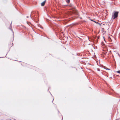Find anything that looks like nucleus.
<instances>
[{
	"label": "nucleus",
	"instance_id": "39448f33",
	"mask_svg": "<svg viewBox=\"0 0 120 120\" xmlns=\"http://www.w3.org/2000/svg\"><path fill=\"white\" fill-rule=\"evenodd\" d=\"M90 20H91V21H93L94 22H95V23H96L97 24H98L100 26H101V24L100 23H99L98 22H96L95 21L93 20V19H90Z\"/></svg>",
	"mask_w": 120,
	"mask_h": 120
},
{
	"label": "nucleus",
	"instance_id": "2eb2a0df",
	"mask_svg": "<svg viewBox=\"0 0 120 120\" xmlns=\"http://www.w3.org/2000/svg\"><path fill=\"white\" fill-rule=\"evenodd\" d=\"M106 70H110V69L109 68H107V69H106Z\"/></svg>",
	"mask_w": 120,
	"mask_h": 120
},
{
	"label": "nucleus",
	"instance_id": "393cba45",
	"mask_svg": "<svg viewBox=\"0 0 120 120\" xmlns=\"http://www.w3.org/2000/svg\"><path fill=\"white\" fill-rule=\"evenodd\" d=\"M80 18L81 19H82V18H81V17H80Z\"/></svg>",
	"mask_w": 120,
	"mask_h": 120
},
{
	"label": "nucleus",
	"instance_id": "9d476101",
	"mask_svg": "<svg viewBox=\"0 0 120 120\" xmlns=\"http://www.w3.org/2000/svg\"><path fill=\"white\" fill-rule=\"evenodd\" d=\"M97 36H94L93 37V39L94 40H95L96 38H97Z\"/></svg>",
	"mask_w": 120,
	"mask_h": 120
},
{
	"label": "nucleus",
	"instance_id": "f3484780",
	"mask_svg": "<svg viewBox=\"0 0 120 120\" xmlns=\"http://www.w3.org/2000/svg\"><path fill=\"white\" fill-rule=\"evenodd\" d=\"M7 54L4 57H0V58H3V57H5V56H6L7 55Z\"/></svg>",
	"mask_w": 120,
	"mask_h": 120
},
{
	"label": "nucleus",
	"instance_id": "9b49d317",
	"mask_svg": "<svg viewBox=\"0 0 120 120\" xmlns=\"http://www.w3.org/2000/svg\"><path fill=\"white\" fill-rule=\"evenodd\" d=\"M9 29H10V30H11L12 31V32H13V33L14 34V32H13V31L11 29V28H9ZM14 34H13V38H14Z\"/></svg>",
	"mask_w": 120,
	"mask_h": 120
},
{
	"label": "nucleus",
	"instance_id": "a211bd4d",
	"mask_svg": "<svg viewBox=\"0 0 120 120\" xmlns=\"http://www.w3.org/2000/svg\"><path fill=\"white\" fill-rule=\"evenodd\" d=\"M99 36H98L97 37V38H98V39H99Z\"/></svg>",
	"mask_w": 120,
	"mask_h": 120
},
{
	"label": "nucleus",
	"instance_id": "4be33fe9",
	"mask_svg": "<svg viewBox=\"0 0 120 120\" xmlns=\"http://www.w3.org/2000/svg\"><path fill=\"white\" fill-rule=\"evenodd\" d=\"M58 112H59H59H59V110H58Z\"/></svg>",
	"mask_w": 120,
	"mask_h": 120
},
{
	"label": "nucleus",
	"instance_id": "20e7f679",
	"mask_svg": "<svg viewBox=\"0 0 120 120\" xmlns=\"http://www.w3.org/2000/svg\"><path fill=\"white\" fill-rule=\"evenodd\" d=\"M113 90L112 89H109V90H107L106 92L109 95H112V93L111 92V91H113Z\"/></svg>",
	"mask_w": 120,
	"mask_h": 120
},
{
	"label": "nucleus",
	"instance_id": "f257e3e1",
	"mask_svg": "<svg viewBox=\"0 0 120 120\" xmlns=\"http://www.w3.org/2000/svg\"><path fill=\"white\" fill-rule=\"evenodd\" d=\"M119 13V11H113L112 14V18L113 20L118 18Z\"/></svg>",
	"mask_w": 120,
	"mask_h": 120
},
{
	"label": "nucleus",
	"instance_id": "aec40b11",
	"mask_svg": "<svg viewBox=\"0 0 120 120\" xmlns=\"http://www.w3.org/2000/svg\"><path fill=\"white\" fill-rule=\"evenodd\" d=\"M26 18H29V16H27L26 17Z\"/></svg>",
	"mask_w": 120,
	"mask_h": 120
},
{
	"label": "nucleus",
	"instance_id": "6ab92c4d",
	"mask_svg": "<svg viewBox=\"0 0 120 120\" xmlns=\"http://www.w3.org/2000/svg\"><path fill=\"white\" fill-rule=\"evenodd\" d=\"M49 89H50V87H49V88H48V90H49Z\"/></svg>",
	"mask_w": 120,
	"mask_h": 120
},
{
	"label": "nucleus",
	"instance_id": "7ed1b4c3",
	"mask_svg": "<svg viewBox=\"0 0 120 120\" xmlns=\"http://www.w3.org/2000/svg\"><path fill=\"white\" fill-rule=\"evenodd\" d=\"M49 25L54 30H55V31H57L58 30H59V29L56 27H54L53 25L51 23H49Z\"/></svg>",
	"mask_w": 120,
	"mask_h": 120
},
{
	"label": "nucleus",
	"instance_id": "423d86ee",
	"mask_svg": "<svg viewBox=\"0 0 120 120\" xmlns=\"http://www.w3.org/2000/svg\"><path fill=\"white\" fill-rule=\"evenodd\" d=\"M69 7H72L73 9H75V7L74 6L73 4H70L69 5Z\"/></svg>",
	"mask_w": 120,
	"mask_h": 120
},
{
	"label": "nucleus",
	"instance_id": "ddd939ff",
	"mask_svg": "<svg viewBox=\"0 0 120 120\" xmlns=\"http://www.w3.org/2000/svg\"><path fill=\"white\" fill-rule=\"evenodd\" d=\"M103 68L104 69H107V67H106L105 66H104L103 67Z\"/></svg>",
	"mask_w": 120,
	"mask_h": 120
},
{
	"label": "nucleus",
	"instance_id": "b1692460",
	"mask_svg": "<svg viewBox=\"0 0 120 120\" xmlns=\"http://www.w3.org/2000/svg\"><path fill=\"white\" fill-rule=\"evenodd\" d=\"M42 29H43V28L42 27H41Z\"/></svg>",
	"mask_w": 120,
	"mask_h": 120
},
{
	"label": "nucleus",
	"instance_id": "c85d7f7f",
	"mask_svg": "<svg viewBox=\"0 0 120 120\" xmlns=\"http://www.w3.org/2000/svg\"><path fill=\"white\" fill-rule=\"evenodd\" d=\"M81 69H82V68H81Z\"/></svg>",
	"mask_w": 120,
	"mask_h": 120
},
{
	"label": "nucleus",
	"instance_id": "cd10ccee",
	"mask_svg": "<svg viewBox=\"0 0 120 120\" xmlns=\"http://www.w3.org/2000/svg\"><path fill=\"white\" fill-rule=\"evenodd\" d=\"M102 29H103V30L104 29V28H102Z\"/></svg>",
	"mask_w": 120,
	"mask_h": 120
},
{
	"label": "nucleus",
	"instance_id": "bb28decb",
	"mask_svg": "<svg viewBox=\"0 0 120 120\" xmlns=\"http://www.w3.org/2000/svg\"><path fill=\"white\" fill-rule=\"evenodd\" d=\"M49 92L51 94V95H52L51 94V93L49 91Z\"/></svg>",
	"mask_w": 120,
	"mask_h": 120
},
{
	"label": "nucleus",
	"instance_id": "4468645a",
	"mask_svg": "<svg viewBox=\"0 0 120 120\" xmlns=\"http://www.w3.org/2000/svg\"><path fill=\"white\" fill-rule=\"evenodd\" d=\"M102 45H103L104 46L105 45V44L103 42L102 43Z\"/></svg>",
	"mask_w": 120,
	"mask_h": 120
},
{
	"label": "nucleus",
	"instance_id": "7c9ffc66",
	"mask_svg": "<svg viewBox=\"0 0 120 120\" xmlns=\"http://www.w3.org/2000/svg\"><path fill=\"white\" fill-rule=\"evenodd\" d=\"M14 120H15V119Z\"/></svg>",
	"mask_w": 120,
	"mask_h": 120
},
{
	"label": "nucleus",
	"instance_id": "0eeeda50",
	"mask_svg": "<svg viewBox=\"0 0 120 120\" xmlns=\"http://www.w3.org/2000/svg\"><path fill=\"white\" fill-rule=\"evenodd\" d=\"M46 2V0H44L43 2H42L41 4V5L42 6H43L44 5Z\"/></svg>",
	"mask_w": 120,
	"mask_h": 120
},
{
	"label": "nucleus",
	"instance_id": "c756f323",
	"mask_svg": "<svg viewBox=\"0 0 120 120\" xmlns=\"http://www.w3.org/2000/svg\"><path fill=\"white\" fill-rule=\"evenodd\" d=\"M111 78H112V77H111Z\"/></svg>",
	"mask_w": 120,
	"mask_h": 120
},
{
	"label": "nucleus",
	"instance_id": "1a4fd4ad",
	"mask_svg": "<svg viewBox=\"0 0 120 120\" xmlns=\"http://www.w3.org/2000/svg\"><path fill=\"white\" fill-rule=\"evenodd\" d=\"M66 2L68 4H69L70 2V0H66Z\"/></svg>",
	"mask_w": 120,
	"mask_h": 120
},
{
	"label": "nucleus",
	"instance_id": "5701e85b",
	"mask_svg": "<svg viewBox=\"0 0 120 120\" xmlns=\"http://www.w3.org/2000/svg\"><path fill=\"white\" fill-rule=\"evenodd\" d=\"M118 56H120V55H119V54L118 53Z\"/></svg>",
	"mask_w": 120,
	"mask_h": 120
},
{
	"label": "nucleus",
	"instance_id": "6e6552de",
	"mask_svg": "<svg viewBox=\"0 0 120 120\" xmlns=\"http://www.w3.org/2000/svg\"><path fill=\"white\" fill-rule=\"evenodd\" d=\"M27 24L28 25L32 27L33 25L30 22H27Z\"/></svg>",
	"mask_w": 120,
	"mask_h": 120
},
{
	"label": "nucleus",
	"instance_id": "dca6fc26",
	"mask_svg": "<svg viewBox=\"0 0 120 120\" xmlns=\"http://www.w3.org/2000/svg\"><path fill=\"white\" fill-rule=\"evenodd\" d=\"M103 38H104V41H105V42H106V41L105 40V39L104 37H103Z\"/></svg>",
	"mask_w": 120,
	"mask_h": 120
},
{
	"label": "nucleus",
	"instance_id": "f8f14e48",
	"mask_svg": "<svg viewBox=\"0 0 120 120\" xmlns=\"http://www.w3.org/2000/svg\"><path fill=\"white\" fill-rule=\"evenodd\" d=\"M116 72L120 74V70H119L116 71Z\"/></svg>",
	"mask_w": 120,
	"mask_h": 120
},
{
	"label": "nucleus",
	"instance_id": "f03ea898",
	"mask_svg": "<svg viewBox=\"0 0 120 120\" xmlns=\"http://www.w3.org/2000/svg\"><path fill=\"white\" fill-rule=\"evenodd\" d=\"M32 13V12H31V13ZM31 14L30 15V18L32 19L33 20L34 22H38L39 21V20L38 19V16L37 17V16H35L34 15L33 16V18H32V17L31 16Z\"/></svg>",
	"mask_w": 120,
	"mask_h": 120
},
{
	"label": "nucleus",
	"instance_id": "412c9836",
	"mask_svg": "<svg viewBox=\"0 0 120 120\" xmlns=\"http://www.w3.org/2000/svg\"><path fill=\"white\" fill-rule=\"evenodd\" d=\"M12 21L11 22V24H10V26H11V24H12Z\"/></svg>",
	"mask_w": 120,
	"mask_h": 120
},
{
	"label": "nucleus",
	"instance_id": "a878e982",
	"mask_svg": "<svg viewBox=\"0 0 120 120\" xmlns=\"http://www.w3.org/2000/svg\"><path fill=\"white\" fill-rule=\"evenodd\" d=\"M54 98L53 99V100L52 101H53V100H54Z\"/></svg>",
	"mask_w": 120,
	"mask_h": 120
}]
</instances>
